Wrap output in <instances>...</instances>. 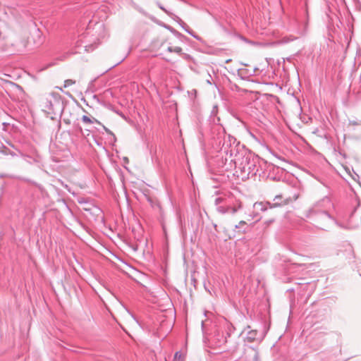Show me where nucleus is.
Here are the masks:
<instances>
[{
    "label": "nucleus",
    "mask_w": 361,
    "mask_h": 361,
    "mask_svg": "<svg viewBox=\"0 0 361 361\" xmlns=\"http://www.w3.org/2000/svg\"><path fill=\"white\" fill-rule=\"evenodd\" d=\"M237 152V149H235V147H232L231 145H228V143L226 144V142L224 141L222 145V147L221 149V153H225L226 157H225V163L224 164L228 165L229 167H226V169H229L232 167L233 164H234V162L233 161L231 164H230V159H237L238 157H240L239 154H235V157H233V154Z\"/></svg>",
    "instance_id": "3"
},
{
    "label": "nucleus",
    "mask_w": 361,
    "mask_h": 361,
    "mask_svg": "<svg viewBox=\"0 0 361 361\" xmlns=\"http://www.w3.org/2000/svg\"><path fill=\"white\" fill-rule=\"evenodd\" d=\"M82 119L85 123H93L94 121L97 122V121L94 118H93V120H92L87 116H83Z\"/></svg>",
    "instance_id": "14"
},
{
    "label": "nucleus",
    "mask_w": 361,
    "mask_h": 361,
    "mask_svg": "<svg viewBox=\"0 0 361 361\" xmlns=\"http://www.w3.org/2000/svg\"><path fill=\"white\" fill-rule=\"evenodd\" d=\"M78 202L80 203H82L84 201H83V198H80V199H78Z\"/></svg>",
    "instance_id": "19"
},
{
    "label": "nucleus",
    "mask_w": 361,
    "mask_h": 361,
    "mask_svg": "<svg viewBox=\"0 0 361 361\" xmlns=\"http://www.w3.org/2000/svg\"><path fill=\"white\" fill-rule=\"evenodd\" d=\"M68 83V80H65L64 81V87H66V84Z\"/></svg>",
    "instance_id": "21"
},
{
    "label": "nucleus",
    "mask_w": 361,
    "mask_h": 361,
    "mask_svg": "<svg viewBox=\"0 0 361 361\" xmlns=\"http://www.w3.org/2000/svg\"><path fill=\"white\" fill-rule=\"evenodd\" d=\"M247 352L248 353V356L251 357L250 359L252 361H259V351L257 349L249 347L247 349Z\"/></svg>",
    "instance_id": "7"
},
{
    "label": "nucleus",
    "mask_w": 361,
    "mask_h": 361,
    "mask_svg": "<svg viewBox=\"0 0 361 361\" xmlns=\"http://www.w3.org/2000/svg\"><path fill=\"white\" fill-rule=\"evenodd\" d=\"M232 201L231 203L224 204L222 205H219L216 208L217 211L224 214L226 213H232L235 214L237 211L241 208V202H239L238 206L232 205Z\"/></svg>",
    "instance_id": "5"
},
{
    "label": "nucleus",
    "mask_w": 361,
    "mask_h": 361,
    "mask_svg": "<svg viewBox=\"0 0 361 361\" xmlns=\"http://www.w3.org/2000/svg\"><path fill=\"white\" fill-rule=\"evenodd\" d=\"M298 197V195H294L293 197H291L286 195L284 196L283 195L281 194L275 196L274 198V201L275 202L274 203L271 204L270 202H267V204L269 205L270 208L287 205L295 201Z\"/></svg>",
    "instance_id": "4"
},
{
    "label": "nucleus",
    "mask_w": 361,
    "mask_h": 361,
    "mask_svg": "<svg viewBox=\"0 0 361 361\" xmlns=\"http://www.w3.org/2000/svg\"><path fill=\"white\" fill-rule=\"evenodd\" d=\"M44 107L47 108V109L49 111H51L53 109L52 108V104L51 102L48 101V99H47L46 101L44 102Z\"/></svg>",
    "instance_id": "15"
},
{
    "label": "nucleus",
    "mask_w": 361,
    "mask_h": 361,
    "mask_svg": "<svg viewBox=\"0 0 361 361\" xmlns=\"http://www.w3.org/2000/svg\"><path fill=\"white\" fill-rule=\"evenodd\" d=\"M104 130L109 135H112L114 137V138H115V135L109 130L107 128H106L105 126H104Z\"/></svg>",
    "instance_id": "17"
},
{
    "label": "nucleus",
    "mask_w": 361,
    "mask_h": 361,
    "mask_svg": "<svg viewBox=\"0 0 361 361\" xmlns=\"http://www.w3.org/2000/svg\"><path fill=\"white\" fill-rule=\"evenodd\" d=\"M78 185H79V187H80V188H82V184H81V183H79V184H78Z\"/></svg>",
    "instance_id": "22"
},
{
    "label": "nucleus",
    "mask_w": 361,
    "mask_h": 361,
    "mask_svg": "<svg viewBox=\"0 0 361 361\" xmlns=\"http://www.w3.org/2000/svg\"><path fill=\"white\" fill-rule=\"evenodd\" d=\"M167 50L169 52H175V53H177L178 54H180L182 53V48L180 47H173L171 46H169V47H167Z\"/></svg>",
    "instance_id": "12"
},
{
    "label": "nucleus",
    "mask_w": 361,
    "mask_h": 361,
    "mask_svg": "<svg viewBox=\"0 0 361 361\" xmlns=\"http://www.w3.org/2000/svg\"><path fill=\"white\" fill-rule=\"evenodd\" d=\"M218 111V106L216 105L214 106L213 109L212 111V114L213 116H215Z\"/></svg>",
    "instance_id": "16"
},
{
    "label": "nucleus",
    "mask_w": 361,
    "mask_h": 361,
    "mask_svg": "<svg viewBox=\"0 0 361 361\" xmlns=\"http://www.w3.org/2000/svg\"><path fill=\"white\" fill-rule=\"evenodd\" d=\"M315 226L322 230H326L334 221V219L326 211L316 212L313 208L310 211Z\"/></svg>",
    "instance_id": "2"
},
{
    "label": "nucleus",
    "mask_w": 361,
    "mask_h": 361,
    "mask_svg": "<svg viewBox=\"0 0 361 361\" xmlns=\"http://www.w3.org/2000/svg\"><path fill=\"white\" fill-rule=\"evenodd\" d=\"M10 85H11V87L15 90H17L19 92H23V90L21 86L14 83V82H10Z\"/></svg>",
    "instance_id": "13"
},
{
    "label": "nucleus",
    "mask_w": 361,
    "mask_h": 361,
    "mask_svg": "<svg viewBox=\"0 0 361 361\" xmlns=\"http://www.w3.org/2000/svg\"><path fill=\"white\" fill-rule=\"evenodd\" d=\"M235 228L238 232L245 233L250 229V226L245 221H240L238 225H235Z\"/></svg>",
    "instance_id": "8"
},
{
    "label": "nucleus",
    "mask_w": 361,
    "mask_h": 361,
    "mask_svg": "<svg viewBox=\"0 0 361 361\" xmlns=\"http://www.w3.org/2000/svg\"><path fill=\"white\" fill-rule=\"evenodd\" d=\"M257 330H250L247 332V335L245 338V341L252 343L255 341L257 340Z\"/></svg>",
    "instance_id": "9"
},
{
    "label": "nucleus",
    "mask_w": 361,
    "mask_h": 361,
    "mask_svg": "<svg viewBox=\"0 0 361 361\" xmlns=\"http://www.w3.org/2000/svg\"><path fill=\"white\" fill-rule=\"evenodd\" d=\"M229 337L230 335L228 333H217L215 336H214V342H215V344L216 345V346L218 347H221L223 346L224 345H225L228 341H227V337Z\"/></svg>",
    "instance_id": "6"
},
{
    "label": "nucleus",
    "mask_w": 361,
    "mask_h": 361,
    "mask_svg": "<svg viewBox=\"0 0 361 361\" xmlns=\"http://www.w3.org/2000/svg\"><path fill=\"white\" fill-rule=\"evenodd\" d=\"M274 221V219H269L268 221H266L264 222V224H266V227L269 226L271 224H272Z\"/></svg>",
    "instance_id": "18"
},
{
    "label": "nucleus",
    "mask_w": 361,
    "mask_h": 361,
    "mask_svg": "<svg viewBox=\"0 0 361 361\" xmlns=\"http://www.w3.org/2000/svg\"><path fill=\"white\" fill-rule=\"evenodd\" d=\"M72 194H73V195H75V192L73 190V191L72 192Z\"/></svg>",
    "instance_id": "23"
},
{
    "label": "nucleus",
    "mask_w": 361,
    "mask_h": 361,
    "mask_svg": "<svg viewBox=\"0 0 361 361\" xmlns=\"http://www.w3.org/2000/svg\"><path fill=\"white\" fill-rule=\"evenodd\" d=\"M185 355L179 351L176 352L173 357V361H185Z\"/></svg>",
    "instance_id": "11"
},
{
    "label": "nucleus",
    "mask_w": 361,
    "mask_h": 361,
    "mask_svg": "<svg viewBox=\"0 0 361 361\" xmlns=\"http://www.w3.org/2000/svg\"><path fill=\"white\" fill-rule=\"evenodd\" d=\"M231 200H232L231 197H219L216 198L215 203H216V206L218 207L219 205H222L224 204L231 203Z\"/></svg>",
    "instance_id": "10"
},
{
    "label": "nucleus",
    "mask_w": 361,
    "mask_h": 361,
    "mask_svg": "<svg viewBox=\"0 0 361 361\" xmlns=\"http://www.w3.org/2000/svg\"><path fill=\"white\" fill-rule=\"evenodd\" d=\"M233 161L234 162L235 167L240 170L242 178H248L250 176H255L258 171L256 159L249 154L237 159H231L230 164Z\"/></svg>",
    "instance_id": "1"
},
{
    "label": "nucleus",
    "mask_w": 361,
    "mask_h": 361,
    "mask_svg": "<svg viewBox=\"0 0 361 361\" xmlns=\"http://www.w3.org/2000/svg\"><path fill=\"white\" fill-rule=\"evenodd\" d=\"M68 82H69V85H72L74 83V82H73L71 80L69 79L68 80Z\"/></svg>",
    "instance_id": "20"
}]
</instances>
